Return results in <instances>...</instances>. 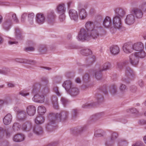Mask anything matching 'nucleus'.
<instances>
[{
    "mask_svg": "<svg viewBox=\"0 0 146 146\" xmlns=\"http://www.w3.org/2000/svg\"><path fill=\"white\" fill-rule=\"evenodd\" d=\"M68 92L72 96H75L78 94L79 91L77 88L73 86Z\"/></svg>",
    "mask_w": 146,
    "mask_h": 146,
    "instance_id": "obj_28",
    "label": "nucleus"
},
{
    "mask_svg": "<svg viewBox=\"0 0 146 146\" xmlns=\"http://www.w3.org/2000/svg\"><path fill=\"white\" fill-rule=\"evenodd\" d=\"M68 13L69 17L71 20L77 21L78 19V15L77 11L74 9L69 10Z\"/></svg>",
    "mask_w": 146,
    "mask_h": 146,
    "instance_id": "obj_15",
    "label": "nucleus"
},
{
    "mask_svg": "<svg viewBox=\"0 0 146 146\" xmlns=\"http://www.w3.org/2000/svg\"><path fill=\"white\" fill-rule=\"evenodd\" d=\"M126 111L127 113L131 112L136 114H138L139 113V110L134 108L128 109L126 110Z\"/></svg>",
    "mask_w": 146,
    "mask_h": 146,
    "instance_id": "obj_47",
    "label": "nucleus"
},
{
    "mask_svg": "<svg viewBox=\"0 0 146 146\" xmlns=\"http://www.w3.org/2000/svg\"><path fill=\"white\" fill-rule=\"evenodd\" d=\"M95 59V58L94 56L87 58L85 61L86 65L87 66L91 65L94 62Z\"/></svg>",
    "mask_w": 146,
    "mask_h": 146,
    "instance_id": "obj_34",
    "label": "nucleus"
},
{
    "mask_svg": "<svg viewBox=\"0 0 146 146\" xmlns=\"http://www.w3.org/2000/svg\"><path fill=\"white\" fill-rule=\"evenodd\" d=\"M25 139L24 135L22 134H17L13 137V140L15 142H20L23 141Z\"/></svg>",
    "mask_w": 146,
    "mask_h": 146,
    "instance_id": "obj_21",
    "label": "nucleus"
},
{
    "mask_svg": "<svg viewBox=\"0 0 146 146\" xmlns=\"http://www.w3.org/2000/svg\"><path fill=\"white\" fill-rule=\"evenodd\" d=\"M50 100L54 108L56 109H58V106L57 97L56 96L52 95L50 97Z\"/></svg>",
    "mask_w": 146,
    "mask_h": 146,
    "instance_id": "obj_26",
    "label": "nucleus"
},
{
    "mask_svg": "<svg viewBox=\"0 0 146 146\" xmlns=\"http://www.w3.org/2000/svg\"><path fill=\"white\" fill-rule=\"evenodd\" d=\"M119 89L121 92H124L127 90V87L125 85L121 84L119 86Z\"/></svg>",
    "mask_w": 146,
    "mask_h": 146,
    "instance_id": "obj_55",
    "label": "nucleus"
},
{
    "mask_svg": "<svg viewBox=\"0 0 146 146\" xmlns=\"http://www.w3.org/2000/svg\"><path fill=\"white\" fill-rule=\"evenodd\" d=\"M95 105V103H88L83 104L82 106V107L83 108H88L91 107Z\"/></svg>",
    "mask_w": 146,
    "mask_h": 146,
    "instance_id": "obj_49",
    "label": "nucleus"
},
{
    "mask_svg": "<svg viewBox=\"0 0 146 146\" xmlns=\"http://www.w3.org/2000/svg\"><path fill=\"white\" fill-rule=\"evenodd\" d=\"M46 111V109L43 106H39L38 107V112L41 115L43 114Z\"/></svg>",
    "mask_w": 146,
    "mask_h": 146,
    "instance_id": "obj_46",
    "label": "nucleus"
},
{
    "mask_svg": "<svg viewBox=\"0 0 146 146\" xmlns=\"http://www.w3.org/2000/svg\"><path fill=\"white\" fill-rule=\"evenodd\" d=\"M86 128V126L85 125L82 127H78L71 130V132L73 134L77 135L81 133L83 131L85 130Z\"/></svg>",
    "mask_w": 146,
    "mask_h": 146,
    "instance_id": "obj_18",
    "label": "nucleus"
},
{
    "mask_svg": "<svg viewBox=\"0 0 146 146\" xmlns=\"http://www.w3.org/2000/svg\"><path fill=\"white\" fill-rule=\"evenodd\" d=\"M14 60L17 62L20 63H28L31 64H34L36 62L35 61L31 60H28L26 59L19 58L15 59Z\"/></svg>",
    "mask_w": 146,
    "mask_h": 146,
    "instance_id": "obj_20",
    "label": "nucleus"
},
{
    "mask_svg": "<svg viewBox=\"0 0 146 146\" xmlns=\"http://www.w3.org/2000/svg\"><path fill=\"white\" fill-rule=\"evenodd\" d=\"M12 17L13 20L15 23H19V21L17 18L16 14H13L12 15Z\"/></svg>",
    "mask_w": 146,
    "mask_h": 146,
    "instance_id": "obj_63",
    "label": "nucleus"
},
{
    "mask_svg": "<svg viewBox=\"0 0 146 146\" xmlns=\"http://www.w3.org/2000/svg\"><path fill=\"white\" fill-rule=\"evenodd\" d=\"M48 85H45L42 87V92L44 94H47L49 92V88Z\"/></svg>",
    "mask_w": 146,
    "mask_h": 146,
    "instance_id": "obj_50",
    "label": "nucleus"
},
{
    "mask_svg": "<svg viewBox=\"0 0 146 146\" xmlns=\"http://www.w3.org/2000/svg\"><path fill=\"white\" fill-rule=\"evenodd\" d=\"M34 14L33 13H29L28 15V20L29 24L30 25H33L34 23Z\"/></svg>",
    "mask_w": 146,
    "mask_h": 146,
    "instance_id": "obj_44",
    "label": "nucleus"
},
{
    "mask_svg": "<svg viewBox=\"0 0 146 146\" xmlns=\"http://www.w3.org/2000/svg\"><path fill=\"white\" fill-rule=\"evenodd\" d=\"M118 137V134L115 132H113L111 134L110 138V140H107L105 144L106 146H112L114 143L115 140Z\"/></svg>",
    "mask_w": 146,
    "mask_h": 146,
    "instance_id": "obj_7",
    "label": "nucleus"
},
{
    "mask_svg": "<svg viewBox=\"0 0 146 146\" xmlns=\"http://www.w3.org/2000/svg\"><path fill=\"white\" fill-rule=\"evenodd\" d=\"M45 18L44 15L42 13H38L36 16V22L39 25H41L44 23Z\"/></svg>",
    "mask_w": 146,
    "mask_h": 146,
    "instance_id": "obj_12",
    "label": "nucleus"
},
{
    "mask_svg": "<svg viewBox=\"0 0 146 146\" xmlns=\"http://www.w3.org/2000/svg\"><path fill=\"white\" fill-rule=\"evenodd\" d=\"M104 115L103 112L97 113L93 115L91 118L92 119L96 120L103 117Z\"/></svg>",
    "mask_w": 146,
    "mask_h": 146,
    "instance_id": "obj_40",
    "label": "nucleus"
},
{
    "mask_svg": "<svg viewBox=\"0 0 146 146\" xmlns=\"http://www.w3.org/2000/svg\"><path fill=\"white\" fill-rule=\"evenodd\" d=\"M129 59L131 64L133 66L137 65L139 62V59L135 53L129 55Z\"/></svg>",
    "mask_w": 146,
    "mask_h": 146,
    "instance_id": "obj_11",
    "label": "nucleus"
},
{
    "mask_svg": "<svg viewBox=\"0 0 146 146\" xmlns=\"http://www.w3.org/2000/svg\"><path fill=\"white\" fill-rule=\"evenodd\" d=\"M113 27H111L110 31L112 33H113L116 31V29L120 31H123L125 29L124 27L122 25L121 18L118 16H115L113 19Z\"/></svg>",
    "mask_w": 146,
    "mask_h": 146,
    "instance_id": "obj_2",
    "label": "nucleus"
},
{
    "mask_svg": "<svg viewBox=\"0 0 146 146\" xmlns=\"http://www.w3.org/2000/svg\"><path fill=\"white\" fill-rule=\"evenodd\" d=\"M123 50L125 53H131L134 50L133 45L127 43H125L123 46Z\"/></svg>",
    "mask_w": 146,
    "mask_h": 146,
    "instance_id": "obj_14",
    "label": "nucleus"
},
{
    "mask_svg": "<svg viewBox=\"0 0 146 146\" xmlns=\"http://www.w3.org/2000/svg\"><path fill=\"white\" fill-rule=\"evenodd\" d=\"M12 22L10 19L6 21L3 24V29L7 31H8L12 25Z\"/></svg>",
    "mask_w": 146,
    "mask_h": 146,
    "instance_id": "obj_24",
    "label": "nucleus"
},
{
    "mask_svg": "<svg viewBox=\"0 0 146 146\" xmlns=\"http://www.w3.org/2000/svg\"><path fill=\"white\" fill-rule=\"evenodd\" d=\"M135 53L139 58H143L146 56V53L143 50L138 51L135 52Z\"/></svg>",
    "mask_w": 146,
    "mask_h": 146,
    "instance_id": "obj_38",
    "label": "nucleus"
},
{
    "mask_svg": "<svg viewBox=\"0 0 146 146\" xmlns=\"http://www.w3.org/2000/svg\"><path fill=\"white\" fill-rule=\"evenodd\" d=\"M62 86L67 92L73 86L71 82L69 80L65 81L62 84Z\"/></svg>",
    "mask_w": 146,
    "mask_h": 146,
    "instance_id": "obj_30",
    "label": "nucleus"
},
{
    "mask_svg": "<svg viewBox=\"0 0 146 146\" xmlns=\"http://www.w3.org/2000/svg\"><path fill=\"white\" fill-rule=\"evenodd\" d=\"M111 67V64L108 62L105 63L101 67L100 69L95 72V76L98 80H100L102 78L101 72L110 69Z\"/></svg>",
    "mask_w": 146,
    "mask_h": 146,
    "instance_id": "obj_5",
    "label": "nucleus"
},
{
    "mask_svg": "<svg viewBox=\"0 0 146 146\" xmlns=\"http://www.w3.org/2000/svg\"><path fill=\"white\" fill-rule=\"evenodd\" d=\"M115 12L116 14L115 16H118L120 18L123 17L125 14V11L121 8H117L115 11Z\"/></svg>",
    "mask_w": 146,
    "mask_h": 146,
    "instance_id": "obj_33",
    "label": "nucleus"
},
{
    "mask_svg": "<svg viewBox=\"0 0 146 146\" xmlns=\"http://www.w3.org/2000/svg\"><path fill=\"white\" fill-rule=\"evenodd\" d=\"M12 119L11 115L10 113L7 114L3 119L4 123L5 125H8L10 123Z\"/></svg>",
    "mask_w": 146,
    "mask_h": 146,
    "instance_id": "obj_29",
    "label": "nucleus"
},
{
    "mask_svg": "<svg viewBox=\"0 0 146 146\" xmlns=\"http://www.w3.org/2000/svg\"><path fill=\"white\" fill-rule=\"evenodd\" d=\"M87 15V13L85 9L82 8L78 9V16L81 20H83L86 19Z\"/></svg>",
    "mask_w": 146,
    "mask_h": 146,
    "instance_id": "obj_19",
    "label": "nucleus"
},
{
    "mask_svg": "<svg viewBox=\"0 0 146 146\" xmlns=\"http://www.w3.org/2000/svg\"><path fill=\"white\" fill-rule=\"evenodd\" d=\"M134 73L132 70L129 67L126 68L125 74L122 78V80L124 83H129L133 79Z\"/></svg>",
    "mask_w": 146,
    "mask_h": 146,
    "instance_id": "obj_3",
    "label": "nucleus"
},
{
    "mask_svg": "<svg viewBox=\"0 0 146 146\" xmlns=\"http://www.w3.org/2000/svg\"><path fill=\"white\" fill-rule=\"evenodd\" d=\"M137 90V87L135 86L132 85L130 87V90L133 93H135Z\"/></svg>",
    "mask_w": 146,
    "mask_h": 146,
    "instance_id": "obj_57",
    "label": "nucleus"
},
{
    "mask_svg": "<svg viewBox=\"0 0 146 146\" xmlns=\"http://www.w3.org/2000/svg\"><path fill=\"white\" fill-rule=\"evenodd\" d=\"M127 63V61L126 60H123L121 62H118L117 63V68L119 69H121L123 68Z\"/></svg>",
    "mask_w": 146,
    "mask_h": 146,
    "instance_id": "obj_45",
    "label": "nucleus"
},
{
    "mask_svg": "<svg viewBox=\"0 0 146 146\" xmlns=\"http://www.w3.org/2000/svg\"><path fill=\"white\" fill-rule=\"evenodd\" d=\"M32 128L31 123V121H28L23 124L21 129L23 131L28 132L32 129Z\"/></svg>",
    "mask_w": 146,
    "mask_h": 146,
    "instance_id": "obj_13",
    "label": "nucleus"
},
{
    "mask_svg": "<svg viewBox=\"0 0 146 146\" xmlns=\"http://www.w3.org/2000/svg\"><path fill=\"white\" fill-rule=\"evenodd\" d=\"M105 132V131L103 130L98 129L95 131L94 135L97 137H102L104 135Z\"/></svg>",
    "mask_w": 146,
    "mask_h": 146,
    "instance_id": "obj_41",
    "label": "nucleus"
},
{
    "mask_svg": "<svg viewBox=\"0 0 146 146\" xmlns=\"http://www.w3.org/2000/svg\"><path fill=\"white\" fill-rule=\"evenodd\" d=\"M15 35L16 38L17 39H22L23 36L22 31L18 28L15 29Z\"/></svg>",
    "mask_w": 146,
    "mask_h": 146,
    "instance_id": "obj_35",
    "label": "nucleus"
},
{
    "mask_svg": "<svg viewBox=\"0 0 146 146\" xmlns=\"http://www.w3.org/2000/svg\"><path fill=\"white\" fill-rule=\"evenodd\" d=\"M45 119L44 117L41 115L37 116L35 119V122L37 124H41L43 123Z\"/></svg>",
    "mask_w": 146,
    "mask_h": 146,
    "instance_id": "obj_36",
    "label": "nucleus"
},
{
    "mask_svg": "<svg viewBox=\"0 0 146 146\" xmlns=\"http://www.w3.org/2000/svg\"><path fill=\"white\" fill-rule=\"evenodd\" d=\"M33 100L35 102L43 103L44 101V95L40 94L39 92L38 93L35 94L32 98Z\"/></svg>",
    "mask_w": 146,
    "mask_h": 146,
    "instance_id": "obj_9",
    "label": "nucleus"
},
{
    "mask_svg": "<svg viewBox=\"0 0 146 146\" xmlns=\"http://www.w3.org/2000/svg\"><path fill=\"white\" fill-rule=\"evenodd\" d=\"M110 50L112 54H117L119 52V48L118 46L113 45L110 47Z\"/></svg>",
    "mask_w": 146,
    "mask_h": 146,
    "instance_id": "obj_31",
    "label": "nucleus"
},
{
    "mask_svg": "<svg viewBox=\"0 0 146 146\" xmlns=\"http://www.w3.org/2000/svg\"><path fill=\"white\" fill-rule=\"evenodd\" d=\"M10 71L9 69H0V74H6Z\"/></svg>",
    "mask_w": 146,
    "mask_h": 146,
    "instance_id": "obj_61",
    "label": "nucleus"
},
{
    "mask_svg": "<svg viewBox=\"0 0 146 146\" xmlns=\"http://www.w3.org/2000/svg\"><path fill=\"white\" fill-rule=\"evenodd\" d=\"M90 77L88 74H85L83 77V80L84 82H87L89 81Z\"/></svg>",
    "mask_w": 146,
    "mask_h": 146,
    "instance_id": "obj_60",
    "label": "nucleus"
},
{
    "mask_svg": "<svg viewBox=\"0 0 146 146\" xmlns=\"http://www.w3.org/2000/svg\"><path fill=\"white\" fill-rule=\"evenodd\" d=\"M110 91L112 95H115L117 92V88L115 84L111 85L110 87Z\"/></svg>",
    "mask_w": 146,
    "mask_h": 146,
    "instance_id": "obj_42",
    "label": "nucleus"
},
{
    "mask_svg": "<svg viewBox=\"0 0 146 146\" xmlns=\"http://www.w3.org/2000/svg\"><path fill=\"white\" fill-rule=\"evenodd\" d=\"M32 130L33 132L37 135H40L42 134L43 132L42 127L38 125H35L33 127Z\"/></svg>",
    "mask_w": 146,
    "mask_h": 146,
    "instance_id": "obj_16",
    "label": "nucleus"
},
{
    "mask_svg": "<svg viewBox=\"0 0 146 146\" xmlns=\"http://www.w3.org/2000/svg\"><path fill=\"white\" fill-rule=\"evenodd\" d=\"M57 12L59 14L64 13L66 11V8L64 4H61L58 5L56 7Z\"/></svg>",
    "mask_w": 146,
    "mask_h": 146,
    "instance_id": "obj_25",
    "label": "nucleus"
},
{
    "mask_svg": "<svg viewBox=\"0 0 146 146\" xmlns=\"http://www.w3.org/2000/svg\"><path fill=\"white\" fill-rule=\"evenodd\" d=\"M40 81L44 83L45 85H48L49 84L48 78L46 77H42L40 79Z\"/></svg>",
    "mask_w": 146,
    "mask_h": 146,
    "instance_id": "obj_52",
    "label": "nucleus"
},
{
    "mask_svg": "<svg viewBox=\"0 0 146 146\" xmlns=\"http://www.w3.org/2000/svg\"><path fill=\"white\" fill-rule=\"evenodd\" d=\"M21 127L20 124L18 123H15L13 124L12 126L13 130L15 131L19 130Z\"/></svg>",
    "mask_w": 146,
    "mask_h": 146,
    "instance_id": "obj_48",
    "label": "nucleus"
},
{
    "mask_svg": "<svg viewBox=\"0 0 146 146\" xmlns=\"http://www.w3.org/2000/svg\"><path fill=\"white\" fill-rule=\"evenodd\" d=\"M69 112L66 111H62L58 113L55 114L50 113L48 116V122L47 124L46 128L49 131H51L53 129L54 124L56 120L63 122L66 120L68 117Z\"/></svg>",
    "mask_w": 146,
    "mask_h": 146,
    "instance_id": "obj_1",
    "label": "nucleus"
},
{
    "mask_svg": "<svg viewBox=\"0 0 146 146\" xmlns=\"http://www.w3.org/2000/svg\"><path fill=\"white\" fill-rule=\"evenodd\" d=\"M56 17V15L53 11L49 12L47 15V19L48 22L51 23L53 21Z\"/></svg>",
    "mask_w": 146,
    "mask_h": 146,
    "instance_id": "obj_22",
    "label": "nucleus"
},
{
    "mask_svg": "<svg viewBox=\"0 0 146 146\" xmlns=\"http://www.w3.org/2000/svg\"><path fill=\"white\" fill-rule=\"evenodd\" d=\"M140 8L144 12H146V2H143L140 5Z\"/></svg>",
    "mask_w": 146,
    "mask_h": 146,
    "instance_id": "obj_56",
    "label": "nucleus"
},
{
    "mask_svg": "<svg viewBox=\"0 0 146 146\" xmlns=\"http://www.w3.org/2000/svg\"><path fill=\"white\" fill-rule=\"evenodd\" d=\"M86 29L90 32L94 29V25L93 23L91 21H88L85 25Z\"/></svg>",
    "mask_w": 146,
    "mask_h": 146,
    "instance_id": "obj_32",
    "label": "nucleus"
},
{
    "mask_svg": "<svg viewBox=\"0 0 146 146\" xmlns=\"http://www.w3.org/2000/svg\"><path fill=\"white\" fill-rule=\"evenodd\" d=\"M90 35H91V38L95 39L99 36V33L95 29L90 32Z\"/></svg>",
    "mask_w": 146,
    "mask_h": 146,
    "instance_id": "obj_39",
    "label": "nucleus"
},
{
    "mask_svg": "<svg viewBox=\"0 0 146 146\" xmlns=\"http://www.w3.org/2000/svg\"><path fill=\"white\" fill-rule=\"evenodd\" d=\"M95 98L98 104L101 103L104 101L103 96L100 93H96L95 96Z\"/></svg>",
    "mask_w": 146,
    "mask_h": 146,
    "instance_id": "obj_37",
    "label": "nucleus"
},
{
    "mask_svg": "<svg viewBox=\"0 0 146 146\" xmlns=\"http://www.w3.org/2000/svg\"><path fill=\"white\" fill-rule=\"evenodd\" d=\"M53 84L54 85L53 88V92L55 93L58 96H60L61 94L58 91V87L55 85L54 82V83Z\"/></svg>",
    "mask_w": 146,
    "mask_h": 146,
    "instance_id": "obj_53",
    "label": "nucleus"
},
{
    "mask_svg": "<svg viewBox=\"0 0 146 146\" xmlns=\"http://www.w3.org/2000/svg\"><path fill=\"white\" fill-rule=\"evenodd\" d=\"M39 51L42 53H45L47 50V47L45 45H42L40 46L38 49Z\"/></svg>",
    "mask_w": 146,
    "mask_h": 146,
    "instance_id": "obj_51",
    "label": "nucleus"
},
{
    "mask_svg": "<svg viewBox=\"0 0 146 146\" xmlns=\"http://www.w3.org/2000/svg\"><path fill=\"white\" fill-rule=\"evenodd\" d=\"M132 146H144V145L143 143L141 141H139L133 144Z\"/></svg>",
    "mask_w": 146,
    "mask_h": 146,
    "instance_id": "obj_64",
    "label": "nucleus"
},
{
    "mask_svg": "<svg viewBox=\"0 0 146 146\" xmlns=\"http://www.w3.org/2000/svg\"><path fill=\"white\" fill-rule=\"evenodd\" d=\"M81 54L85 56H87L90 55L92 53L91 50L88 48H84L82 49L80 51Z\"/></svg>",
    "mask_w": 146,
    "mask_h": 146,
    "instance_id": "obj_43",
    "label": "nucleus"
},
{
    "mask_svg": "<svg viewBox=\"0 0 146 146\" xmlns=\"http://www.w3.org/2000/svg\"><path fill=\"white\" fill-rule=\"evenodd\" d=\"M17 118L19 121H23L26 119L27 115L25 110H19L17 111Z\"/></svg>",
    "mask_w": 146,
    "mask_h": 146,
    "instance_id": "obj_8",
    "label": "nucleus"
},
{
    "mask_svg": "<svg viewBox=\"0 0 146 146\" xmlns=\"http://www.w3.org/2000/svg\"><path fill=\"white\" fill-rule=\"evenodd\" d=\"M133 49L137 52L144 49L143 44L141 42L135 43L133 44Z\"/></svg>",
    "mask_w": 146,
    "mask_h": 146,
    "instance_id": "obj_27",
    "label": "nucleus"
},
{
    "mask_svg": "<svg viewBox=\"0 0 146 146\" xmlns=\"http://www.w3.org/2000/svg\"><path fill=\"white\" fill-rule=\"evenodd\" d=\"M61 15L59 16V20L60 22H62L65 20L66 16L64 13H61Z\"/></svg>",
    "mask_w": 146,
    "mask_h": 146,
    "instance_id": "obj_59",
    "label": "nucleus"
},
{
    "mask_svg": "<svg viewBox=\"0 0 146 146\" xmlns=\"http://www.w3.org/2000/svg\"><path fill=\"white\" fill-rule=\"evenodd\" d=\"M77 38V39L80 41L88 40L91 38V35H90V32L86 29L82 28L80 29Z\"/></svg>",
    "mask_w": 146,
    "mask_h": 146,
    "instance_id": "obj_4",
    "label": "nucleus"
},
{
    "mask_svg": "<svg viewBox=\"0 0 146 146\" xmlns=\"http://www.w3.org/2000/svg\"><path fill=\"white\" fill-rule=\"evenodd\" d=\"M137 84L138 86L141 88H143L144 86V82L141 79L138 81Z\"/></svg>",
    "mask_w": 146,
    "mask_h": 146,
    "instance_id": "obj_62",
    "label": "nucleus"
},
{
    "mask_svg": "<svg viewBox=\"0 0 146 146\" xmlns=\"http://www.w3.org/2000/svg\"><path fill=\"white\" fill-rule=\"evenodd\" d=\"M61 101L64 107H66L68 103V100L66 98L62 97L61 98Z\"/></svg>",
    "mask_w": 146,
    "mask_h": 146,
    "instance_id": "obj_54",
    "label": "nucleus"
},
{
    "mask_svg": "<svg viewBox=\"0 0 146 146\" xmlns=\"http://www.w3.org/2000/svg\"><path fill=\"white\" fill-rule=\"evenodd\" d=\"M130 12L137 19H141L143 15V11L139 7H133L131 9Z\"/></svg>",
    "mask_w": 146,
    "mask_h": 146,
    "instance_id": "obj_6",
    "label": "nucleus"
},
{
    "mask_svg": "<svg viewBox=\"0 0 146 146\" xmlns=\"http://www.w3.org/2000/svg\"><path fill=\"white\" fill-rule=\"evenodd\" d=\"M103 24L106 27L110 28L112 25L111 18L109 17L106 16L104 20Z\"/></svg>",
    "mask_w": 146,
    "mask_h": 146,
    "instance_id": "obj_23",
    "label": "nucleus"
},
{
    "mask_svg": "<svg viewBox=\"0 0 146 146\" xmlns=\"http://www.w3.org/2000/svg\"><path fill=\"white\" fill-rule=\"evenodd\" d=\"M29 93L25 92L24 91H22L19 93V94L21 95L22 96L25 97L29 95Z\"/></svg>",
    "mask_w": 146,
    "mask_h": 146,
    "instance_id": "obj_58",
    "label": "nucleus"
},
{
    "mask_svg": "<svg viewBox=\"0 0 146 146\" xmlns=\"http://www.w3.org/2000/svg\"><path fill=\"white\" fill-rule=\"evenodd\" d=\"M27 114L30 116L34 115L36 111L35 107L33 106L30 105L27 107L26 109Z\"/></svg>",
    "mask_w": 146,
    "mask_h": 146,
    "instance_id": "obj_17",
    "label": "nucleus"
},
{
    "mask_svg": "<svg viewBox=\"0 0 146 146\" xmlns=\"http://www.w3.org/2000/svg\"><path fill=\"white\" fill-rule=\"evenodd\" d=\"M135 21V17L132 14L127 15L125 19V22L127 25H131L133 24Z\"/></svg>",
    "mask_w": 146,
    "mask_h": 146,
    "instance_id": "obj_10",
    "label": "nucleus"
}]
</instances>
